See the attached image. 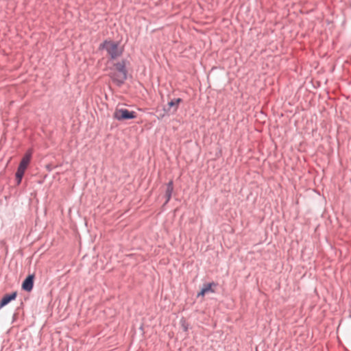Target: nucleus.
Segmentation results:
<instances>
[{
    "instance_id": "obj_1",
    "label": "nucleus",
    "mask_w": 351,
    "mask_h": 351,
    "mask_svg": "<svg viewBox=\"0 0 351 351\" xmlns=\"http://www.w3.org/2000/svg\"><path fill=\"white\" fill-rule=\"evenodd\" d=\"M99 48L106 49L112 59L119 57L123 51V47H120L118 43L112 40H105L100 45Z\"/></svg>"
},
{
    "instance_id": "obj_2",
    "label": "nucleus",
    "mask_w": 351,
    "mask_h": 351,
    "mask_svg": "<svg viewBox=\"0 0 351 351\" xmlns=\"http://www.w3.org/2000/svg\"><path fill=\"white\" fill-rule=\"evenodd\" d=\"M115 71L110 75L112 80L117 84L120 85L127 78V71L125 69V61L117 62L114 64Z\"/></svg>"
},
{
    "instance_id": "obj_3",
    "label": "nucleus",
    "mask_w": 351,
    "mask_h": 351,
    "mask_svg": "<svg viewBox=\"0 0 351 351\" xmlns=\"http://www.w3.org/2000/svg\"><path fill=\"white\" fill-rule=\"evenodd\" d=\"M32 157V151L29 150L22 158L17 171L16 173V178L17 180L18 184L21 183L22 178L25 173V169H27Z\"/></svg>"
},
{
    "instance_id": "obj_4",
    "label": "nucleus",
    "mask_w": 351,
    "mask_h": 351,
    "mask_svg": "<svg viewBox=\"0 0 351 351\" xmlns=\"http://www.w3.org/2000/svg\"><path fill=\"white\" fill-rule=\"evenodd\" d=\"M136 112L125 108H116L113 113V118L118 121L132 119L136 118Z\"/></svg>"
},
{
    "instance_id": "obj_5",
    "label": "nucleus",
    "mask_w": 351,
    "mask_h": 351,
    "mask_svg": "<svg viewBox=\"0 0 351 351\" xmlns=\"http://www.w3.org/2000/svg\"><path fill=\"white\" fill-rule=\"evenodd\" d=\"M34 276L29 275L22 283V289L27 291H31L34 286Z\"/></svg>"
},
{
    "instance_id": "obj_6",
    "label": "nucleus",
    "mask_w": 351,
    "mask_h": 351,
    "mask_svg": "<svg viewBox=\"0 0 351 351\" xmlns=\"http://www.w3.org/2000/svg\"><path fill=\"white\" fill-rule=\"evenodd\" d=\"M182 101L180 98L175 99L167 104V111L169 112L174 113L177 111L179 104Z\"/></svg>"
},
{
    "instance_id": "obj_7",
    "label": "nucleus",
    "mask_w": 351,
    "mask_h": 351,
    "mask_svg": "<svg viewBox=\"0 0 351 351\" xmlns=\"http://www.w3.org/2000/svg\"><path fill=\"white\" fill-rule=\"evenodd\" d=\"M213 287H216V284L215 282H210L206 285H204L202 290L200 292L197 294V297H204L206 293L208 292L214 293L215 291L213 289Z\"/></svg>"
},
{
    "instance_id": "obj_8",
    "label": "nucleus",
    "mask_w": 351,
    "mask_h": 351,
    "mask_svg": "<svg viewBox=\"0 0 351 351\" xmlns=\"http://www.w3.org/2000/svg\"><path fill=\"white\" fill-rule=\"evenodd\" d=\"M16 295V292H14L12 294L4 295L0 302V308L8 304L12 300H14Z\"/></svg>"
},
{
    "instance_id": "obj_9",
    "label": "nucleus",
    "mask_w": 351,
    "mask_h": 351,
    "mask_svg": "<svg viewBox=\"0 0 351 351\" xmlns=\"http://www.w3.org/2000/svg\"><path fill=\"white\" fill-rule=\"evenodd\" d=\"M173 190V182L171 181L168 183L167 186L166 194H165L167 199H166L165 204H167L170 200Z\"/></svg>"
},
{
    "instance_id": "obj_10",
    "label": "nucleus",
    "mask_w": 351,
    "mask_h": 351,
    "mask_svg": "<svg viewBox=\"0 0 351 351\" xmlns=\"http://www.w3.org/2000/svg\"><path fill=\"white\" fill-rule=\"evenodd\" d=\"M184 331H187L188 330V326L187 325H183Z\"/></svg>"
}]
</instances>
